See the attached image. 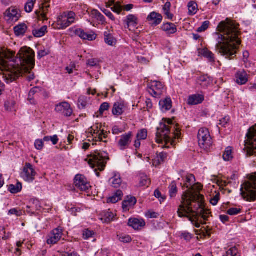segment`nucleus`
<instances>
[{"label":"nucleus","instance_id":"37998d69","mask_svg":"<svg viewBox=\"0 0 256 256\" xmlns=\"http://www.w3.org/2000/svg\"><path fill=\"white\" fill-rule=\"evenodd\" d=\"M177 187L176 182H172L170 186V195L171 198L174 197L177 193Z\"/></svg>","mask_w":256,"mask_h":256},{"label":"nucleus","instance_id":"c03bdc74","mask_svg":"<svg viewBox=\"0 0 256 256\" xmlns=\"http://www.w3.org/2000/svg\"><path fill=\"white\" fill-rule=\"evenodd\" d=\"M224 256H240L238 249L236 247L230 248Z\"/></svg>","mask_w":256,"mask_h":256},{"label":"nucleus","instance_id":"f03ea898","mask_svg":"<svg viewBox=\"0 0 256 256\" xmlns=\"http://www.w3.org/2000/svg\"><path fill=\"white\" fill-rule=\"evenodd\" d=\"M204 197L198 192L186 190L184 192L181 204L178 210V214L180 218H186L197 228L202 222L208 220L210 212L203 208Z\"/></svg>","mask_w":256,"mask_h":256},{"label":"nucleus","instance_id":"ea45409f","mask_svg":"<svg viewBox=\"0 0 256 256\" xmlns=\"http://www.w3.org/2000/svg\"><path fill=\"white\" fill-rule=\"evenodd\" d=\"M188 8L190 14L194 15L197 12L198 5L196 2H190L188 4Z\"/></svg>","mask_w":256,"mask_h":256},{"label":"nucleus","instance_id":"8fccbe9b","mask_svg":"<svg viewBox=\"0 0 256 256\" xmlns=\"http://www.w3.org/2000/svg\"><path fill=\"white\" fill-rule=\"evenodd\" d=\"M242 210L239 208H232L227 211V214L230 216H235L240 213Z\"/></svg>","mask_w":256,"mask_h":256},{"label":"nucleus","instance_id":"393cba45","mask_svg":"<svg viewBox=\"0 0 256 256\" xmlns=\"http://www.w3.org/2000/svg\"><path fill=\"white\" fill-rule=\"evenodd\" d=\"M136 203V200L133 196H128L122 202V208L125 211L128 210L130 208L134 206Z\"/></svg>","mask_w":256,"mask_h":256},{"label":"nucleus","instance_id":"a19ab883","mask_svg":"<svg viewBox=\"0 0 256 256\" xmlns=\"http://www.w3.org/2000/svg\"><path fill=\"white\" fill-rule=\"evenodd\" d=\"M150 184V180L148 178L147 176L142 174L140 176V186H148Z\"/></svg>","mask_w":256,"mask_h":256},{"label":"nucleus","instance_id":"4be33fe9","mask_svg":"<svg viewBox=\"0 0 256 256\" xmlns=\"http://www.w3.org/2000/svg\"><path fill=\"white\" fill-rule=\"evenodd\" d=\"M128 224L132 227L134 230H138L146 225V222L142 219L132 218L129 219Z\"/></svg>","mask_w":256,"mask_h":256},{"label":"nucleus","instance_id":"7ed1b4c3","mask_svg":"<svg viewBox=\"0 0 256 256\" xmlns=\"http://www.w3.org/2000/svg\"><path fill=\"white\" fill-rule=\"evenodd\" d=\"M180 130L172 124V121L168 119L165 123L160 124L157 128L156 140L157 143L164 142V147L174 146L180 138Z\"/></svg>","mask_w":256,"mask_h":256},{"label":"nucleus","instance_id":"6e6552de","mask_svg":"<svg viewBox=\"0 0 256 256\" xmlns=\"http://www.w3.org/2000/svg\"><path fill=\"white\" fill-rule=\"evenodd\" d=\"M75 19L76 14L74 12H66L58 16L56 23L54 24L52 26L55 29H65L74 23Z\"/></svg>","mask_w":256,"mask_h":256},{"label":"nucleus","instance_id":"9d476101","mask_svg":"<svg viewBox=\"0 0 256 256\" xmlns=\"http://www.w3.org/2000/svg\"><path fill=\"white\" fill-rule=\"evenodd\" d=\"M36 174L32 166L30 163H26L21 172V177L26 182H32L35 179Z\"/></svg>","mask_w":256,"mask_h":256},{"label":"nucleus","instance_id":"774afa93","mask_svg":"<svg viewBox=\"0 0 256 256\" xmlns=\"http://www.w3.org/2000/svg\"><path fill=\"white\" fill-rule=\"evenodd\" d=\"M182 236L186 240H190L192 238V234L188 232L182 233Z\"/></svg>","mask_w":256,"mask_h":256},{"label":"nucleus","instance_id":"cd10ccee","mask_svg":"<svg viewBox=\"0 0 256 256\" xmlns=\"http://www.w3.org/2000/svg\"><path fill=\"white\" fill-rule=\"evenodd\" d=\"M124 104L122 102H115L113 106L112 112L114 116H120L124 112Z\"/></svg>","mask_w":256,"mask_h":256},{"label":"nucleus","instance_id":"6e6d98bb","mask_svg":"<svg viewBox=\"0 0 256 256\" xmlns=\"http://www.w3.org/2000/svg\"><path fill=\"white\" fill-rule=\"evenodd\" d=\"M94 232L92 230H86L83 232V238L85 240H87L90 238H92L94 234Z\"/></svg>","mask_w":256,"mask_h":256},{"label":"nucleus","instance_id":"dca6fc26","mask_svg":"<svg viewBox=\"0 0 256 256\" xmlns=\"http://www.w3.org/2000/svg\"><path fill=\"white\" fill-rule=\"evenodd\" d=\"M132 132L122 135L118 142V146L119 149L124 150L128 148L132 142Z\"/></svg>","mask_w":256,"mask_h":256},{"label":"nucleus","instance_id":"09e8293b","mask_svg":"<svg viewBox=\"0 0 256 256\" xmlns=\"http://www.w3.org/2000/svg\"><path fill=\"white\" fill-rule=\"evenodd\" d=\"M137 138L141 140H145L147 138V131L145 129H142L139 131L136 135Z\"/></svg>","mask_w":256,"mask_h":256},{"label":"nucleus","instance_id":"412c9836","mask_svg":"<svg viewBox=\"0 0 256 256\" xmlns=\"http://www.w3.org/2000/svg\"><path fill=\"white\" fill-rule=\"evenodd\" d=\"M147 20L148 21L150 22L152 24L157 26L161 23L162 16L160 14L154 12L148 16Z\"/></svg>","mask_w":256,"mask_h":256},{"label":"nucleus","instance_id":"0e129e2a","mask_svg":"<svg viewBox=\"0 0 256 256\" xmlns=\"http://www.w3.org/2000/svg\"><path fill=\"white\" fill-rule=\"evenodd\" d=\"M219 200V194H216L210 200V203L213 206L217 204Z\"/></svg>","mask_w":256,"mask_h":256},{"label":"nucleus","instance_id":"9b49d317","mask_svg":"<svg viewBox=\"0 0 256 256\" xmlns=\"http://www.w3.org/2000/svg\"><path fill=\"white\" fill-rule=\"evenodd\" d=\"M102 126L96 124L91 128V132L92 133L94 140L96 142H106V140H104V138H106L107 136L106 132L104 130H101Z\"/></svg>","mask_w":256,"mask_h":256},{"label":"nucleus","instance_id":"f257e3e1","mask_svg":"<svg viewBox=\"0 0 256 256\" xmlns=\"http://www.w3.org/2000/svg\"><path fill=\"white\" fill-rule=\"evenodd\" d=\"M239 24L234 21L226 19L221 22L217 30L220 32H215L216 36V50L226 58L232 59L236 56V50L241 41L238 38Z\"/></svg>","mask_w":256,"mask_h":256},{"label":"nucleus","instance_id":"c9c22d12","mask_svg":"<svg viewBox=\"0 0 256 256\" xmlns=\"http://www.w3.org/2000/svg\"><path fill=\"white\" fill-rule=\"evenodd\" d=\"M232 148L230 146L227 147L223 154V158L225 161H230L233 158Z\"/></svg>","mask_w":256,"mask_h":256},{"label":"nucleus","instance_id":"7c9ffc66","mask_svg":"<svg viewBox=\"0 0 256 256\" xmlns=\"http://www.w3.org/2000/svg\"><path fill=\"white\" fill-rule=\"evenodd\" d=\"M50 7V6L49 4H44L41 8L40 11L36 12V14L38 16H40L42 20H47L48 18L46 16V14L48 12V8Z\"/></svg>","mask_w":256,"mask_h":256},{"label":"nucleus","instance_id":"1a4fd4ad","mask_svg":"<svg viewBox=\"0 0 256 256\" xmlns=\"http://www.w3.org/2000/svg\"><path fill=\"white\" fill-rule=\"evenodd\" d=\"M198 144L201 148L206 150L212 144V140L208 130L202 128L198 134Z\"/></svg>","mask_w":256,"mask_h":256},{"label":"nucleus","instance_id":"39448f33","mask_svg":"<svg viewBox=\"0 0 256 256\" xmlns=\"http://www.w3.org/2000/svg\"><path fill=\"white\" fill-rule=\"evenodd\" d=\"M109 159L108 154L105 152L96 150L94 154L89 156L86 160L89 165L94 168V172L97 176H100V172L104 170L108 160Z\"/></svg>","mask_w":256,"mask_h":256},{"label":"nucleus","instance_id":"13d9d810","mask_svg":"<svg viewBox=\"0 0 256 256\" xmlns=\"http://www.w3.org/2000/svg\"><path fill=\"white\" fill-rule=\"evenodd\" d=\"M112 10L118 14H120V12H122V6L118 4H114V6L112 8Z\"/></svg>","mask_w":256,"mask_h":256},{"label":"nucleus","instance_id":"680f3d73","mask_svg":"<svg viewBox=\"0 0 256 256\" xmlns=\"http://www.w3.org/2000/svg\"><path fill=\"white\" fill-rule=\"evenodd\" d=\"M228 121L229 118L228 116H226L220 120V122L218 124L222 126H225L228 123Z\"/></svg>","mask_w":256,"mask_h":256},{"label":"nucleus","instance_id":"f8f14e48","mask_svg":"<svg viewBox=\"0 0 256 256\" xmlns=\"http://www.w3.org/2000/svg\"><path fill=\"white\" fill-rule=\"evenodd\" d=\"M164 90V86L162 84L158 81L152 82L148 88V92L154 97H160Z\"/></svg>","mask_w":256,"mask_h":256},{"label":"nucleus","instance_id":"f704fd0d","mask_svg":"<svg viewBox=\"0 0 256 256\" xmlns=\"http://www.w3.org/2000/svg\"><path fill=\"white\" fill-rule=\"evenodd\" d=\"M171 8V4L170 2H166L162 10L164 14L167 16V18L170 20H172L174 15L170 12V9Z\"/></svg>","mask_w":256,"mask_h":256},{"label":"nucleus","instance_id":"c756f323","mask_svg":"<svg viewBox=\"0 0 256 256\" xmlns=\"http://www.w3.org/2000/svg\"><path fill=\"white\" fill-rule=\"evenodd\" d=\"M110 182L112 187L114 188H119L122 182L120 175L118 174H115L114 176L110 179Z\"/></svg>","mask_w":256,"mask_h":256},{"label":"nucleus","instance_id":"c85d7f7f","mask_svg":"<svg viewBox=\"0 0 256 256\" xmlns=\"http://www.w3.org/2000/svg\"><path fill=\"white\" fill-rule=\"evenodd\" d=\"M196 82L202 87L206 88L210 84L212 81L207 76H201L198 78Z\"/></svg>","mask_w":256,"mask_h":256},{"label":"nucleus","instance_id":"58836bf2","mask_svg":"<svg viewBox=\"0 0 256 256\" xmlns=\"http://www.w3.org/2000/svg\"><path fill=\"white\" fill-rule=\"evenodd\" d=\"M104 40L110 46H113L116 43V40L113 36L106 32H104Z\"/></svg>","mask_w":256,"mask_h":256},{"label":"nucleus","instance_id":"de8ad7c7","mask_svg":"<svg viewBox=\"0 0 256 256\" xmlns=\"http://www.w3.org/2000/svg\"><path fill=\"white\" fill-rule=\"evenodd\" d=\"M167 157V154L165 152H160L159 154H157V156L156 158V160L158 162V164H160L161 162H164L165 159Z\"/></svg>","mask_w":256,"mask_h":256},{"label":"nucleus","instance_id":"aec40b11","mask_svg":"<svg viewBox=\"0 0 256 256\" xmlns=\"http://www.w3.org/2000/svg\"><path fill=\"white\" fill-rule=\"evenodd\" d=\"M236 82L240 85L246 84L248 81V76L244 70L238 71L236 74Z\"/></svg>","mask_w":256,"mask_h":256},{"label":"nucleus","instance_id":"5701e85b","mask_svg":"<svg viewBox=\"0 0 256 256\" xmlns=\"http://www.w3.org/2000/svg\"><path fill=\"white\" fill-rule=\"evenodd\" d=\"M159 105L161 110L166 112L172 108V101L170 98H166L160 101Z\"/></svg>","mask_w":256,"mask_h":256},{"label":"nucleus","instance_id":"052dcab7","mask_svg":"<svg viewBox=\"0 0 256 256\" xmlns=\"http://www.w3.org/2000/svg\"><path fill=\"white\" fill-rule=\"evenodd\" d=\"M154 195L156 198H158L159 199V200L160 201V202H164V200H165V198L162 196L161 192L158 190H156L154 191Z\"/></svg>","mask_w":256,"mask_h":256},{"label":"nucleus","instance_id":"603ef678","mask_svg":"<svg viewBox=\"0 0 256 256\" xmlns=\"http://www.w3.org/2000/svg\"><path fill=\"white\" fill-rule=\"evenodd\" d=\"M210 24V22L209 21H205L203 22L202 25L198 28L197 31L199 32L205 31L208 28Z\"/></svg>","mask_w":256,"mask_h":256},{"label":"nucleus","instance_id":"3c124183","mask_svg":"<svg viewBox=\"0 0 256 256\" xmlns=\"http://www.w3.org/2000/svg\"><path fill=\"white\" fill-rule=\"evenodd\" d=\"M8 215H15L17 216H20L22 215V211L16 208L10 209L8 212Z\"/></svg>","mask_w":256,"mask_h":256},{"label":"nucleus","instance_id":"79ce46f5","mask_svg":"<svg viewBox=\"0 0 256 256\" xmlns=\"http://www.w3.org/2000/svg\"><path fill=\"white\" fill-rule=\"evenodd\" d=\"M36 0H28L24 6V10L26 12H30L33 9Z\"/></svg>","mask_w":256,"mask_h":256},{"label":"nucleus","instance_id":"a878e982","mask_svg":"<svg viewBox=\"0 0 256 256\" xmlns=\"http://www.w3.org/2000/svg\"><path fill=\"white\" fill-rule=\"evenodd\" d=\"M162 29L168 34H174L177 31V28L175 24L170 22L164 24L162 26Z\"/></svg>","mask_w":256,"mask_h":256},{"label":"nucleus","instance_id":"4c0bfd02","mask_svg":"<svg viewBox=\"0 0 256 256\" xmlns=\"http://www.w3.org/2000/svg\"><path fill=\"white\" fill-rule=\"evenodd\" d=\"M201 54L204 57L206 58L210 62H214V54L208 49H203L202 50Z\"/></svg>","mask_w":256,"mask_h":256},{"label":"nucleus","instance_id":"a211bd4d","mask_svg":"<svg viewBox=\"0 0 256 256\" xmlns=\"http://www.w3.org/2000/svg\"><path fill=\"white\" fill-rule=\"evenodd\" d=\"M126 22L125 28H128L130 30H134L138 24V19L136 16L129 14L124 20Z\"/></svg>","mask_w":256,"mask_h":256},{"label":"nucleus","instance_id":"f3484780","mask_svg":"<svg viewBox=\"0 0 256 256\" xmlns=\"http://www.w3.org/2000/svg\"><path fill=\"white\" fill-rule=\"evenodd\" d=\"M62 235V230L60 228L54 229L48 236L47 244L52 245L56 244L60 240Z\"/></svg>","mask_w":256,"mask_h":256},{"label":"nucleus","instance_id":"0eeeda50","mask_svg":"<svg viewBox=\"0 0 256 256\" xmlns=\"http://www.w3.org/2000/svg\"><path fill=\"white\" fill-rule=\"evenodd\" d=\"M246 155L252 156L254 162L256 164V124L250 127L246 134L245 148Z\"/></svg>","mask_w":256,"mask_h":256},{"label":"nucleus","instance_id":"72a5a7b5","mask_svg":"<svg viewBox=\"0 0 256 256\" xmlns=\"http://www.w3.org/2000/svg\"><path fill=\"white\" fill-rule=\"evenodd\" d=\"M47 26H44L39 29L32 30V34L35 37L40 38L44 36L47 32Z\"/></svg>","mask_w":256,"mask_h":256},{"label":"nucleus","instance_id":"20e7f679","mask_svg":"<svg viewBox=\"0 0 256 256\" xmlns=\"http://www.w3.org/2000/svg\"><path fill=\"white\" fill-rule=\"evenodd\" d=\"M3 59L0 60V68L2 70H5L4 74L6 76L8 80H10V82L16 80L20 76H24L28 81L33 80L34 78V74L30 71L32 68H30L28 71L24 68H16L14 69V62L12 60H10V64L6 65V62L4 61Z\"/></svg>","mask_w":256,"mask_h":256},{"label":"nucleus","instance_id":"2f4dec72","mask_svg":"<svg viewBox=\"0 0 256 256\" xmlns=\"http://www.w3.org/2000/svg\"><path fill=\"white\" fill-rule=\"evenodd\" d=\"M122 191L118 190L113 196L108 198L107 202L115 204L122 200Z\"/></svg>","mask_w":256,"mask_h":256},{"label":"nucleus","instance_id":"4d7b16f0","mask_svg":"<svg viewBox=\"0 0 256 256\" xmlns=\"http://www.w3.org/2000/svg\"><path fill=\"white\" fill-rule=\"evenodd\" d=\"M110 108V104L108 102H104L102 103L100 108L99 112L102 114H103V112L106 111L108 110Z\"/></svg>","mask_w":256,"mask_h":256},{"label":"nucleus","instance_id":"5fc2aeb1","mask_svg":"<svg viewBox=\"0 0 256 256\" xmlns=\"http://www.w3.org/2000/svg\"><path fill=\"white\" fill-rule=\"evenodd\" d=\"M34 146L38 150H42L44 147V142L42 140L38 139L36 140Z\"/></svg>","mask_w":256,"mask_h":256},{"label":"nucleus","instance_id":"bb28decb","mask_svg":"<svg viewBox=\"0 0 256 256\" xmlns=\"http://www.w3.org/2000/svg\"><path fill=\"white\" fill-rule=\"evenodd\" d=\"M28 30V26L24 23H21L14 28L15 34L16 36H23Z\"/></svg>","mask_w":256,"mask_h":256},{"label":"nucleus","instance_id":"69168bd1","mask_svg":"<svg viewBox=\"0 0 256 256\" xmlns=\"http://www.w3.org/2000/svg\"><path fill=\"white\" fill-rule=\"evenodd\" d=\"M48 51L46 50H41L38 52V58H40L44 56H45L48 55Z\"/></svg>","mask_w":256,"mask_h":256},{"label":"nucleus","instance_id":"a18cd8bd","mask_svg":"<svg viewBox=\"0 0 256 256\" xmlns=\"http://www.w3.org/2000/svg\"><path fill=\"white\" fill-rule=\"evenodd\" d=\"M118 237L119 240L124 243H128L132 241V238L128 235L122 234L118 235Z\"/></svg>","mask_w":256,"mask_h":256},{"label":"nucleus","instance_id":"b1692460","mask_svg":"<svg viewBox=\"0 0 256 256\" xmlns=\"http://www.w3.org/2000/svg\"><path fill=\"white\" fill-rule=\"evenodd\" d=\"M204 100V97L200 94H194L190 96L188 100L189 105H196L202 103Z\"/></svg>","mask_w":256,"mask_h":256},{"label":"nucleus","instance_id":"e433bc0d","mask_svg":"<svg viewBox=\"0 0 256 256\" xmlns=\"http://www.w3.org/2000/svg\"><path fill=\"white\" fill-rule=\"evenodd\" d=\"M22 188V184L20 182H17L16 185L10 184L9 186L8 190L12 194H16L20 192Z\"/></svg>","mask_w":256,"mask_h":256},{"label":"nucleus","instance_id":"bf43d9fd","mask_svg":"<svg viewBox=\"0 0 256 256\" xmlns=\"http://www.w3.org/2000/svg\"><path fill=\"white\" fill-rule=\"evenodd\" d=\"M98 61L96 58H91L87 60V65L90 66H95L98 64Z\"/></svg>","mask_w":256,"mask_h":256},{"label":"nucleus","instance_id":"423d86ee","mask_svg":"<svg viewBox=\"0 0 256 256\" xmlns=\"http://www.w3.org/2000/svg\"><path fill=\"white\" fill-rule=\"evenodd\" d=\"M240 194L244 199L247 201H254L256 200V174L249 177V180L242 184Z\"/></svg>","mask_w":256,"mask_h":256},{"label":"nucleus","instance_id":"2eb2a0df","mask_svg":"<svg viewBox=\"0 0 256 256\" xmlns=\"http://www.w3.org/2000/svg\"><path fill=\"white\" fill-rule=\"evenodd\" d=\"M74 184L76 187L82 191H86L90 187L86 178L82 174L76 176Z\"/></svg>","mask_w":256,"mask_h":256},{"label":"nucleus","instance_id":"338daca9","mask_svg":"<svg viewBox=\"0 0 256 256\" xmlns=\"http://www.w3.org/2000/svg\"><path fill=\"white\" fill-rule=\"evenodd\" d=\"M146 216L149 218H156L158 216V214L154 212H148Z\"/></svg>","mask_w":256,"mask_h":256},{"label":"nucleus","instance_id":"49530a36","mask_svg":"<svg viewBox=\"0 0 256 256\" xmlns=\"http://www.w3.org/2000/svg\"><path fill=\"white\" fill-rule=\"evenodd\" d=\"M195 180L194 176L193 174H188L186 176V183L185 184V186L186 188H188L192 186V184L191 183L192 182Z\"/></svg>","mask_w":256,"mask_h":256},{"label":"nucleus","instance_id":"ddd939ff","mask_svg":"<svg viewBox=\"0 0 256 256\" xmlns=\"http://www.w3.org/2000/svg\"><path fill=\"white\" fill-rule=\"evenodd\" d=\"M20 16V10L15 7H10L5 12V18L9 23L17 22Z\"/></svg>","mask_w":256,"mask_h":256},{"label":"nucleus","instance_id":"864d4df0","mask_svg":"<svg viewBox=\"0 0 256 256\" xmlns=\"http://www.w3.org/2000/svg\"><path fill=\"white\" fill-rule=\"evenodd\" d=\"M87 102L84 97H80L78 100V106L80 108H84Z\"/></svg>","mask_w":256,"mask_h":256},{"label":"nucleus","instance_id":"6ab92c4d","mask_svg":"<svg viewBox=\"0 0 256 256\" xmlns=\"http://www.w3.org/2000/svg\"><path fill=\"white\" fill-rule=\"evenodd\" d=\"M75 34L81 38L90 41L94 40L96 38V35L94 32L86 33L82 29L76 30Z\"/></svg>","mask_w":256,"mask_h":256},{"label":"nucleus","instance_id":"473e14b6","mask_svg":"<svg viewBox=\"0 0 256 256\" xmlns=\"http://www.w3.org/2000/svg\"><path fill=\"white\" fill-rule=\"evenodd\" d=\"M114 214L110 212H103L102 217L100 218L104 222H110L114 220Z\"/></svg>","mask_w":256,"mask_h":256},{"label":"nucleus","instance_id":"e2e57ef3","mask_svg":"<svg viewBox=\"0 0 256 256\" xmlns=\"http://www.w3.org/2000/svg\"><path fill=\"white\" fill-rule=\"evenodd\" d=\"M68 210H70L73 215L76 216V213L80 212V210L79 208L72 206V208L68 207Z\"/></svg>","mask_w":256,"mask_h":256},{"label":"nucleus","instance_id":"4468645a","mask_svg":"<svg viewBox=\"0 0 256 256\" xmlns=\"http://www.w3.org/2000/svg\"><path fill=\"white\" fill-rule=\"evenodd\" d=\"M55 111L65 116H70L73 113L70 104L66 102H60L56 105Z\"/></svg>","mask_w":256,"mask_h":256}]
</instances>
